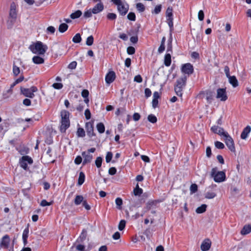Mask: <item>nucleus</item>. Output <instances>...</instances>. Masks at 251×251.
Masks as SVG:
<instances>
[{
    "label": "nucleus",
    "mask_w": 251,
    "mask_h": 251,
    "mask_svg": "<svg viewBox=\"0 0 251 251\" xmlns=\"http://www.w3.org/2000/svg\"><path fill=\"white\" fill-rule=\"evenodd\" d=\"M29 49L33 53H38L40 55L44 54L47 50L48 46L41 41H37L34 44L31 45Z\"/></svg>",
    "instance_id": "1"
},
{
    "label": "nucleus",
    "mask_w": 251,
    "mask_h": 251,
    "mask_svg": "<svg viewBox=\"0 0 251 251\" xmlns=\"http://www.w3.org/2000/svg\"><path fill=\"white\" fill-rule=\"evenodd\" d=\"M187 77L184 75L182 77L177 79L174 86V89L176 94L179 97H182V91L186 84Z\"/></svg>",
    "instance_id": "2"
},
{
    "label": "nucleus",
    "mask_w": 251,
    "mask_h": 251,
    "mask_svg": "<svg viewBox=\"0 0 251 251\" xmlns=\"http://www.w3.org/2000/svg\"><path fill=\"white\" fill-rule=\"evenodd\" d=\"M70 113L66 110L61 111V125L60 130L62 133H65L66 129L70 126Z\"/></svg>",
    "instance_id": "3"
},
{
    "label": "nucleus",
    "mask_w": 251,
    "mask_h": 251,
    "mask_svg": "<svg viewBox=\"0 0 251 251\" xmlns=\"http://www.w3.org/2000/svg\"><path fill=\"white\" fill-rule=\"evenodd\" d=\"M114 4L117 6V10L121 16H125L128 11L129 5L124 4L121 0H111Z\"/></svg>",
    "instance_id": "4"
},
{
    "label": "nucleus",
    "mask_w": 251,
    "mask_h": 251,
    "mask_svg": "<svg viewBox=\"0 0 251 251\" xmlns=\"http://www.w3.org/2000/svg\"><path fill=\"white\" fill-rule=\"evenodd\" d=\"M211 175L216 182H221L226 180V174L224 171L217 172V168H213L211 170Z\"/></svg>",
    "instance_id": "5"
},
{
    "label": "nucleus",
    "mask_w": 251,
    "mask_h": 251,
    "mask_svg": "<svg viewBox=\"0 0 251 251\" xmlns=\"http://www.w3.org/2000/svg\"><path fill=\"white\" fill-rule=\"evenodd\" d=\"M37 88L35 86H31L30 88L21 87V93L25 97L29 98H33L35 96L34 92H37Z\"/></svg>",
    "instance_id": "6"
},
{
    "label": "nucleus",
    "mask_w": 251,
    "mask_h": 251,
    "mask_svg": "<svg viewBox=\"0 0 251 251\" xmlns=\"http://www.w3.org/2000/svg\"><path fill=\"white\" fill-rule=\"evenodd\" d=\"M19 163L21 167L26 171L28 169L27 163L29 164H32L33 163V160L29 156H23L20 159Z\"/></svg>",
    "instance_id": "7"
},
{
    "label": "nucleus",
    "mask_w": 251,
    "mask_h": 251,
    "mask_svg": "<svg viewBox=\"0 0 251 251\" xmlns=\"http://www.w3.org/2000/svg\"><path fill=\"white\" fill-rule=\"evenodd\" d=\"M224 141L228 149L232 152H235V148L233 139L228 134L224 137Z\"/></svg>",
    "instance_id": "8"
},
{
    "label": "nucleus",
    "mask_w": 251,
    "mask_h": 251,
    "mask_svg": "<svg viewBox=\"0 0 251 251\" xmlns=\"http://www.w3.org/2000/svg\"><path fill=\"white\" fill-rule=\"evenodd\" d=\"M181 71L185 75H187L189 76L193 73L194 67L191 63H186L182 65Z\"/></svg>",
    "instance_id": "9"
},
{
    "label": "nucleus",
    "mask_w": 251,
    "mask_h": 251,
    "mask_svg": "<svg viewBox=\"0 0 251 251\" xmlns=\"http://www.w3.org/2000/svg\"><path fill=\"white\" fill-rule=\"evenodd\" d=\"M85 129L87 135L89 137L95 136L96 134L94 132L93 122H88L85 123Z\"/></svg>",
    "instance_id": "10"
},
{
    "label": "nucleus",
    "mask_w": 251,
    "mask_h": 251,
    "mask_svg": "<svg viewBox=\"0 0 251 251\" xmlns=\"http://www.w3.org/2000/svg\"><path fill=\"white\" fill-rule=\"evenodd\" d=\"M217 99H220L221 101H226L227 99L226 88H218L217 90Z\"/></svg>",
    "instance_id": "11"
},
{
    "label": "nucleus",
    "mask_w": 251,
    "mask_h": 251,
    "mask_svg": "<svg viewBox=\"0 0 251 251\" xmlns=\"http://www.w3.org/2000/svg\"><path fill=\"white\" fill-rule=\"evenodd\" d=\"M211 130L214 133L217 134L220 136H223L224 137H225L226 135H228V133L225 131L223 128L219 127L217 126H212Z\"/></svg>",
    "instance_id": "12"
},
{
    "label": "nucleus",
    "mask_w": 251,
    "mask_h": 251,
    "mask_svg": "<svg viewBox=\"0 0 251 251\" xmlns=\"http://www.w3.org/2000/svg\"><path fill=\"white\" fill-rule=\"evenodd\" d=\"M10 241L9 235H5L1 239L0 247L4 249H7L9 247Z\"/></svg>",
    "instance_id": "13"
},
{
    "label": "nucleus",
    "mask_w": 251,
    "mask_h": 251,
    "mask_svg": "<svg viewBox=\"0 0 251 251\" xmlns=\"http://www.w3.org/2000/svg\"><path fill=\"white\" fill-rule=\"evenodd\" d=\"M211 242L209 239H205L202 242L201 249L202 251H207L210 248Z\"/></svg>",
    "instance_id": "14"
},
{
    "label": "nucleus",
    "mask_w": 251,
    "mask_h": 251,
    "mask_svg": "<svg viewBox=\"0 0 251 251\" xmlns=\"http://www.w3.org/2000/svg\"><path fill=\"white\" fill-rule=\"evenodd\" d=\"M81 155L84 158V160L82 162L83 165H85L87 163H90L93 159V155L87 153L86 151H83Z\"/></svg>",
    "instance_id": "15"
},
{
    "label": "nucleus",
    "mask_w": 251,
    "mask_h": 251,
    "mask_svg": "<svg viewBox=\"0 0 251 251\" xmlns=\"http://www.w3.org/2000/svg\"><path fill=\"white\" fill-rule=\"evenodd\" d=\"M116 78V74L114 72H109L105 76V81L108 84L113 82Z\"/></svg>",
    "instance_id": "16"
},
{
    "label": "nucleus",
    "mask_w": 251,
    "mask_h": 251,
    "mask_svg": "<svg viewBox=\"0 0 251 251\" xmlns=\"http://www.w3.org/2000/svg\"><path fill=\"white\" fill-rule=\"evenodd\" d=\"M104 9L103 3L100 1L97 3L92 9V12L93 14H98L102 11Z\"/></svg>",
    "instance_id": "17"
},
{
    "label": "nucleus",
    "mask_w": 251,
    "mask_h": 251,
    "mask_svg": "<svg viewBox=\"0 0 251 251\" xmlns=\"http://www.w3.org/2000/svg\"><path fill=\"white\" fill-rule=\"evenodd\" d=\"M29 225L27 224V227L24 230L22 238L24 246H26L27 244V238L28 237L29 233Z\"/></svg>",
    "instance_id": "18"
},
{
    "label": "nucleus",
    "mask_w": 251,
    "mask_h": 251,
    "mask_svg": "<svg viewBox=\"0 0 251 251\" xmlns=\"http://www.w3.org/2000/svg\"><path fill=\"white\" fill-rule=\"evenodd\" d=\"M251 126H247L245 128H244L243 131L242 132L241 134V138L243 139H246L247 138L248 134L251 132Z\"/></svg>",
    "instance_id": "19"
},
{
    "label": "nucleus",
    "mask_w": 251,
    "mask_h": 251,
    "mask_svg": "<svg viewBox=\"0 0 251 251\" xmlns=\"http://www.w3.org/2000/svg\"><path fill=\"white\" fill-rule=\"evenodd\" d=\"M171 55L170 53H167L164 57V64L167 66L169 67L171 64Z\"/></svg>",
    "instance_id": "20"
},
{
    "label": "nucleus",
    "mask_w": 251,
    "mask_h": 251,
    "mask_svg": "<svg viewBox=\"0 0 251 251\" xmlns=\"http://www.w3.org/2000/svg\"><path fill=\"white\" fill-rule=\"evenodd\" d=\"M228 78L229 82L232 85L233 87H236L238 86V82L236 77L234 76H231L227 77Z\"/></svg>",
    "instance_id": "21"
},
{
    "label": "nucleus",
    "mask_w": 251,
    "mask_h": 251,
    "mask_svg": "<svg viewBox=\"0 0 251 251\" xmlns=\"http://www.w3.org/2000/svg\"><path fill=\"white\" fill-rule=\"evenodd\" d=\"M251 232V224L246 225L244 226L241 231V234L242 235H246Z\"/></svg>",
    "instance_id": "22"
},
{
    "label": "nucleus",
    "mask_w": 251,
    "mask_h": 251,
    "mask_svg": "<svg viewBox=\"0 0 251 251\" xmlns=\"http://www.w3.org/2000/svg\"><path fill=\"white\" fill-rule=\"evenodd\" d=\"M87 237V230L85 229H83L82 231L81 234L77 240L78 243L83 242L86 238Z\"/></svg>",
    "instance_id": "23"
},
{
    "label": "nucleus",
    "mask_w": 251,
    "mask_h": 251,
    "mask_svg": "<svg viewBox=\"0 0 251 251\" xmlns=\"http://www.w3.org/2000/svg\"><path fill=\"white\" fill-rule=\"evenodd\" d=\"M157 203V201H149L145 207V209H147V211L150 210L152 207H155Z\"/></svg>",
    "instance_id": "24"
},
{
    "label": "nucleus",
    "mask_w": 251,
    "mask_h": 251,
    "mask_svg": "<svg viewBox=\"0 0 251 251\" xmlns=\"http://www.w3.org/2000/svg\"><path fill=\"white\" fill-rule=\"evenodd\" d=\"M33 62L36 64H41L44 63V59L39 56H34L32 58Z\"/></svg>",
    "instance_id": "25"
},
{
    "label": "nucleus",
    "mask_w": 251,
    "mask_h": 251,
    "mask_svg": "<svg viewBox=\"0 0 251 251\" xmlns=\"http://www.w3.org/2000/svg\"><path fill=\"white\" fill-rule=\"evenodd\" d=\"M143 193V190L140 188L138 184H136V187L133 190V194L135 196H140Z\"/></svg>",
    "instance_id": "26"
},
{
    "label": "nucleus",
    "mask_w": 251,
    "mask_h": 251,
    "mask_svg": "<svg viewBox=\"0 0 251 251\" xmlns=\"http://www.w3.org/2000/svg\"><path fill=\"white\" fill-rule=\"evenodd\" d=\"M83 197L81 195H76L74 200V203L76 205H79L84 201Z\"/></svg>",
    "instance_id": "27"
},
{
    "label": "nucleus",
    "mask_w": 251,
    "mask_h": 251,
    "mask_svg": "<svg viewBox=\"0 0 251 251\" xmlns=\"http://www.w3.org/2000/svg\"><path fill=\"white\" fill-rule=\"evenodd\" d=\"M85 178V176L84 173L82 172H80L78 179L77 184L78 185H81L84 182Z\"/></svg>",
    "instance_id": "28"
},
{
    "label": "nucleus",
    "mask_w": 251,
    "mask_h": 251,
    "mask_svg": "<svg viewBox=\"0 0 251 251\" xmlns=\"http://www.w3.org/2000/svg\"><path fill=\"white\" fill-rule=\"evenodd\" d=\"M206 207L207 205L205 204H203L196 209V212L198 214L202 213L206 211Z\"/></svg>",
    "instance_id": "29"
},
{
    "label": "nucleus",
    "mask_w": 251,
    "mask_h": 251,
    "mask_svg": "<svg viewBox=\"0 0 251 251\" xmlns=\"http://www.w3.org/2000/svg\"><path fill=\"white\" fill-rule=\"evenodd\" d=\"M97 128L100 133H103L105 131V126L102 123H99L97 125Z\"/></svg>",
    "instance_id": "30"
},
{
    "label": "nucleus",
    "mask_w": 251,
    "mask_h": 251,
    "mask_svg": "<svg viewBox=\"0 0 251 251\" xmlns=\"http://www.w3.org/2000/svg\"><path fill=\"white\" fill-rule=\"evenodd\" d=\"M81 15H82V12L80 10H78L76 11L75 12L72 13L70 15V17L72 19H75L80 17Z\"/></svg>",
    "instance_id": "31"
},
{
    "label": "nucleus",
    "mask_w": 251,
    "mask_h": 251,
    "mask_svg": "<svg viewBox=\"0 0 251 251\" xmlns=\"http://www.w3.org/2000/svg\"><path fill=\"white\" fill-rule=\"evenodd\" d=\"M68 28V25L65 23L61 24L59 26V31L61 33H63L66 31Z\"/></svg>",
    "instance_id": "32"
},
{
    "label": "nucleus",
    "mask_w": 251,
    "mask_h": 251,
    "mask_svg": "<svg viewBox=\"0 0 251 251\" xmlns=\"http://www.w3.org/2000/svg\"><path fill=\"white\" fill-rule=\"evenodd\" d=\"M76 135L78 137H84L85 136V132L82 127H78L76 131Z\"/></svg>",
    "instance_id": "33"
},
{
    "label": "nucleus",
    "mask_w": 251,
    "mask_h": 251,
    "mask_svg": "<svg viewBox=\"0 0 251 251\" xmlns=\"http://www.w3.org/2000/svg\"><path fill=\"white\" fill-rule=\"evenodd\" d=\"M206 100L207 101V102L208 103H211L212 101L213 100V94H212V92L209 91V92H206Z\"/></svg>",
    "instance_id": "34"
},
{
    "label": "nucleus",
    "mask_w": 251,
    "mask_h": 251,
    "mask_svg": "<svg viewBox=\"0 0 251 251\" xmlns=\"http://www.w3.org/2000/svg\"><path fill=\"white\" fill-rule=\"evenodd\" d=\"M148 120L150 122H151L152 124H154V123H156L157 119L155 115L151 114H150L148 115Z\"/></svg>",
    "instance_id": "35"
},
{
    "label": "nucleus",
    "mask_w": 251,
    "mask_h": 251,
    "mask_svg": "<svg viewBox=\"0 0 251 251\" xmlns=\"http://www.w3.org/2000/svg\"><path fill=\"white\" fill-rule=\"evenodd\" d=\"M73 42L75 43H79L81 41V37L79 33L76 34L73 38Z\"/></svg>",
    "instance_id": "36"
},
{
    "label": "nucleus",
    "mask_w": 251,
    "mask_h": 251,
    "mask_svg": "<svg viewBox=\"0 0 251 251\" xmlns=\"http://www.w3.org/2000/svg\"><path fill=\"white\" fill-rule=\"evenodd\" d=\"M136 8L139 12H143L145 10V6L141 2L136 4Z\"/></svg>",
    "instance_id": "37"
},
{
    "label": "nucleus",
    "mask_w": 251,
    "mask_h": 251,
    "mask_svg": "<svg viewBox=\"0 0 251 251\" xmlns=\"http://www.w3.org/2000/svg\"><path fill=\"white\" fill-rule=\"evenodd\" d=\"M13 73L15 76H17L20 73V68L15 65V63L13 65Z\"/></svg>",
    "instance_id": "38"
},
{
    "label": "nucleus",
    "mask_w": 251,
    "mask_h": 251,
    "mask_svg": "<svg viewBox=\"0 0 251 251\" xmlns=\"http://www.w3.org/2000/svg\"><path fill=\"white\" fill-rule=\"evenodd\" d=\"M16 19H8L7 22V28L8 29H11L13 27L14 23L16 22Z\"/></svg>",
    "instance_id": "39"
},
{
    "label": "nucleus",
    "mask_w": 251,
    "mask_h": 251,
    "mask_svg": "<svg viewBox=\"0 0 251 251\" xmlns=\"http://www.w3.org/2000/svg\"><path fill=\"white\" fill-rule=\"evenodd\" d=\"M93 43H94V37L92 35H91L87 38L86 41V44L87 46H90L93 45Z\"/></svg>",
    "instance_id": "40"
},
{
    "label": "nucleus",
    "mask_w": 251,
    "mask_h": 251,
    "mask_svg": "<svg viewBox=\"0 0 251 251\" xmlns=\"http://www.w3.org/2000/svg\"><path fill=\"white\" fill-rule=\"evenodd\" d=\"M127 18L130 21H135L136 20L135 14L134 12H130L128 14Z\"/></svg>",
    "instance_id": "41"
},
{
    "label": "nucleus",
    "mask_w": 251,
    "mask_h": 251,
    "mask_svg": "<svg viewBox=\"0 0 251 251\" xmlns=\"http://www.w3.org/2000/svg\"><path fill=\"white\" fill-rule=\"evenodd\" d=\"M102 158L101 157H98L95 160V164L97 168H100L101 166Z\"/></svg>",
    "instance_id": "42"
},
{
    "label": "nucleus",
    "mask_w": 251,
    "mask_h": 251,
    "mask_svg": "<svg viewBox=\"0 0 251 251\" xmlns=\"http://www.w3.org/2000/svg\"><path fill=\"white\" fill-rule=\"evenodd\" d=\"M126 221L124 220H122L120 222L119 226H118V228L120 231L123 230L125 228V226H126Z\"/></svg>",
    "instance_id": "43"
},
{
    "label": "nucleus",
    "mask_w": 251,
    "mask_h": 251,
    "mask_svg": "<svg viewBox=\"0 0 251 251\" xmlns=\"http://www.w3.org/2000/svg\"><path fill=\"white\" fill-rule=\"evenodd\" d=\"M216 196V194L214 192H208L205 194V197L206 199H213L215 198Z\"/></svg>",
    "instance_id": "44"
},
{
    "label": "nucleus",
    "mask_w": 251,
    "mask_h": 251,
    "mask_svg": "<svg viewBox=\"0 0 251 251\" xmlns=\"http://www.w3.org/2000/svg\"><path fill=\"white\" fill-rule=\"evenodd\" d=\"M116 204L117 206V208L119 209H121V205L123 204V200L120 198H117L115 200Z\"/></svg>",
    "instance_id": "45"
},
{
    "label": "nucleus",
    "mask_w": 251,
    "mask_h": 251,
    "mask_svg": "<svg viewBox=\"0 0 251 251\" xmlns=\"http://www.w3.org/2000/svg\"><path fill=\"white\" fill-rule=\"evenodd\" d=\"M106 17L109 20H114L117 18V15L113 13H109Z\"/></svg>",
    "instance_id": "46"
},
{
    "label": "nucleus",
    "mask_w": 251,
    "mask_h": 251,
    "mask_svg": "<svg viewBox=\"0 0 251 251\" xmlns=\"http://www.w3.org/2000/svg\"><path fill=\"white\" fill-rule=\"evenodd\" d=\"M162 5L161 4L156 5L153 11H152V13H154L155 14H159L161 10Z\"/></svg>",
    "instance_id": "47"
},
{
    "label": "nucleus",
    "mask_w": 251,
    "mask_h": 251,
    "mask_svg": "<svg viewBox=\"0 0 251 251\" xmlns=\"http://www.w3.org/2000/svg\"><path fill=\"white\" fill-rule=\"evenodd\" d=\"M112 157H113L112 153L110 151L107 152V154H106V158H105L106 162L107 163L110 162L112 160Z\"/></svg>",
    "instance_id": "48"
},
{
    "label": "nucleus",
    "mask_w": 251,
    "mask_h": 251,
    "mask_svg": "<svg viewBox=\"0 0 251 251\" xmlns=\"http://www.w3.org/2000/svg\"><path fill=\"white\" fill-rule=\"evenodd\" d=\"M215 147L219 149H223L225 148V145L223 143L219 141H216L215 142Z\"/></svg>",
    "instance_id": "49"
},
{
    "label": "nucleus",
    "mask_w": 251,
    "mask_h": 251,
    "mask_svg": "<svg viewBox=\"0 0 251 251\" xmlns=\"http://www.w3.org/2000/svg\"><path fill=\"white\" fill-rule=\"evenodd\" d=\"M190 190L191 193H196L198 190V186L196 184H191Z\"/></svg>",
    "instance_id": "50"
},
{
    "label": "nucleus",
    "mask_w": 251,
    "mask_h": 251,
    "mask_svg": "<svg viewBox=\"0 0 251 251\" xmlns=\"http://www.w3.org/2000/svg\"><path fill=\"white\" fill-rule=\"evenodd\" d=\"M9 18L17 19V11L16 10H10L9 12Z\"/></svg>",
    "instance_id": "51"
},
{
    "label": "nucleus",
    "mask_w": 251,
    "mask_h": 251,
    "mask_svg": "<svg viewBox=\"0 0 251 251\" xmlns=\"http://www.w3.org/2000/svg\"><path fill=\"white\" fill-rule=\"evenodd\" d=\"M52 203H53V201L48 202L46 200H43L41 201L40 205L42 206H43V207L46 206H49V205H51Z\"/></svg>",
    "instance_id": "52"
},
{
    "label": "nucleus",
    "mask_w": 251,
    "mask_h": 251,
    "mask_svg": "<svg viewBox=\"0 0 251 251\" xmlns=\"http://www.w3.org/2000/svg\"><path fill=\"white\" fill-rule=\"evenodd\" d=\"M127 52L128 54L132 55L135 52V49L133 47H128L127 48Z\"/></svg>",
    "instance_id": "53"
},
{
    "label": "nucleus",
    "mask_w": 251,
    "mask_h": 251,
    "mask_svg": "<svg viewBox=\"0 0 251 251\" xmlns=\"http://www.w3.org/2000/svg\"><path fill=\"white\" fill-rule=\"evenodd\" d=\"M92 10L89 9L84 12L83 16L85 18H88L92 17Z\"/></svg>",
    "instance_id": "54"
},
{
    "label": "nucleus",
    "mask_w": 251,
    "mask_h": 251,
    "mask_svg": "<svg viewBox=\"0 0 251 251\" xmlns=\"http://www.w3.org/2000/svg\"><path fill=\"white\" fill-rule=\"evenodd\" d=\"M55 31V28L52 26H50L47 29V32L48 33L54 34Z\"/></svg>",
    "instance_id": "55"
},
{
    "label": "nucleus",
    "mask_w": 251,
    "mask_h": 251,
    "mask_svg": "<svg viewBox=\"0 0 251 251\" xmlns=\"http://www.w3.org/2000/svg\"><path fill=\"white\" fill-rule=\"evenodd\" d=\"M173 15V8L172 7H168L166 10V16L171 17Z\"/></svg>",
    "instance_id": "56"
},
{
    "label": "nucleus",
    "mask_w": 251,
    "mask_h": 251,
    "mask_svg": "<svg viewBox=\"0 0 251 251\" xmlns=\"http://www.w3.org/2000/svg\"><path fill=\"white\" fill-rule=\"evenodd\" d=\"M82 159L81 156L80 155H78L75 158L74 162L75 164L79 165L82 162Z\"/></svg>",
    "instance_id": "57"
},
{
    "label": "nucleus",
    "mask_w": 251,
    "mask_h": 251,
    "mask_svg": "<svg viewBox=\"0 0 251 251\" xmlns=\"http://www.w3.org/2000/svg\"><path fill=\"white\" fill-rule=\"evenodd\" d=\"M134 81L138 83H141L143 81V79L141 75H138L134 77Z\"/></svg>",
    "instance_id": "58"
},
{
    "label": "nucleus",
    "mask_w": 251,
    "mask_h": 251,
    "mask_svg": "<svg viewBox=\"0 0 251 251\" xmlns=\"http://www.w3.org/2000/svg\"><path fill=\"white\" fill-rule=\"evenodd\" d=\"M13 89L10 88L7 91L6 93L3 94L4 98H7L12 94Z\"/></svg>",
    "instance_id": "59"
},
{
    "label": "nucleus",
    "mask_w": 251,
    "mask_h": 251,
    "mask_svg": "<svg viewBox=\"0 0 251 251\" xmlns=\"http://www.w3.org/2000/svg\"><path fill=\"white\" fill-rule=\"evenodd\" d=\"M76 65L77 62L76 61H73L69 64L68 68L70 69H75Z\"/></svg>",
    "instance_id": "60"
},
{
    "label": "nucleus",
    "mask_w": 251,
    "mask_h": 251,
    "mask_svg": "<svg viewBox=\"0 0 251 251\" xmlns=\"http://www.w3.org/2000/svg\"><path fill=\"white\" fill-rule=\"evenodd\" d=\"M52 87L56 89H61L63 87V84L61 83H54Z\"/></svg>",
    "instance_id": "61"
},
{
    "label": "nucleus",
    "mask_w": 251,
    "mask_h": 251,
    "mask_svg": "<svg viewBox=\"0 0 251 251\" xmlns=\"http://www.w3.org/2000/svg\"><path fill=\"white\" fill-rule=\"evenodd\" d=\"M85 118L87 120H89L91 118V114L89 109L85 110L84 112Z\"/></svg>",
    "instance_id": "62"
},
{
    "label": "nucleus",
    "mask_w": 251,
    "mask_h": 251,
    "mask_svg": "<svg viewBox=\"0 0 251 251\" xmlns=\"http://www.w3.org/2000/svg\"><path fill=\"white\" fill-rule=\"evenodd\" d=\"M204 17V14L202 10H200L198 13V18L200 21H203Z\"/></svg>",
    "instance_id": "63"
},
{
    "label": "nucleus",
    "mask_w": 251,
    "mask_h": 251,
    "mask_svg": "<svg viewBox=\"0 0 251 251\" xmlns=\"http://www.w3.org/2000/svg\"><path fill=\"white\" fill-rule=\"evenodd\" d=\"M117 169L115 167H111L109 168L108 173L110 175H114L116 174Z\"/></svg>",
    "instance_id": "64"
}]
</instances>
